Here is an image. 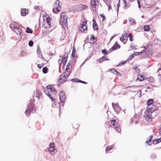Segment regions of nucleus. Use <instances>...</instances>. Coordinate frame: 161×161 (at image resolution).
Segmentation results:
<instances>
[{"label": "nucleus", "instance_id": "nucleus-29", "mask_svg": "<svg viewBox=\"0 0 161 161\" xmlns=\"http://www.w3.org/2000/svg\"><path fill=\"white\" fill-rule=\"evenodd\" d=\"M144 29L145 31H148L150 30V27L148 25H145L144 27Z\"/></svg>", "mask_w": 161, "mask_h": 161}, {"label": "nucleus", "instance_id": "nucleus-47", "mask_svg": "<svg viewBox=\"0 0 161 161\" xmlns=\"http://www.w3.org/2000/svg\"><path fill=\"white\" fill-rule=\"evenodd\" d=\"M126 63V61H123V62H121V63H120L118 65V66H121L122 65H123L124 64H125Z\"/></svg>", "mask_w": 161, "mask_h": 161}, {"label": "nucleus", "instance_id": "nucleus-48", "mask_svg": "<svg viewBox=\"0 0 161 161\" xmlns=\"http://www.w3.org/2000/svg\"><path fill=\"white\" fill-rule=\"evenodd\" d=\"M100 17L103 18L102 21H103L105 19V16L102 14H100Z\"/></svg>", "mask_w": 161, "mask_h": 161}, {"label": "nucleus", "instance_id": "nucleus-42", "mask_svg": "<svg viewBox=\"0 0 161 161\" xmlns=\"http://www.w3.org/2000/svg\"><path fill=\"white\" fill-rule=\"evenodd\" d=\"M21 14L22 16H25L26 14V11L25 9H23L21 11Z\"/></svg>", "mask_w": 161, "mask_h": 161}, {"label": "nucleus", "instance_id": "nucleus-62", "mask_svg": "<svg viewBox=\"0 0 161 161\" xmlns=\"http://www.w3.org/2000/svg\"><path fill=\"white\" fill-rule=\"evenodd\" d=\"M39 7L38 6H36L34 7V8L36 9H38Z\"/></svg>", "mask_w": 161, "mask_h": 161}, {"label": "nucleus", "instance_id": "nucleus-15", "mask_svg": "<svg viewBox=\"0 0 161 161\" xmlns=\"http://www.w3.org/2000/svg\"><path fill=\"white\" fill-rule=\"evenodd\" d=\"M10 28L14 31L15 29H17L18 27V24L15 22H11L10 25Z\"/></svg>", "mask_w": 161, "mask_h": 161}, {"label": "nucleus", "instance_id": "nucleus-64", "mask_svg": "<svg viewBox=\"0 0 161 161\" xmlns=\"http://www.w3.org/2000/svg\"><path fill=\"white\" fill-rule=\"evenodd\" d=\"M159 133L161 135V126L160 127V128L159 130Z\"/></svg>", "mask_w": 161, "mask_h": 161}, {"label": "nucleus", "instance_id": "nucleus-50", "mask_svg": "<svg viewBox=\"0 0 161 161\" xmlns=\"http://www.w3.org/2000/svg\"><path fill=\"white\" fill-rule=\"evenodd\" d=\"M54 145V143H50V145H49V146H50L49 147H55Z\"/></svg>", "mask_w": 161, "mask_h": 161}, {"label": "nucleus", "instance_id": "nucleus-52", "mask_svg": "<svg viewBox=\"0 0 161 161\" xmlns=\"http://www.w3.org/2000/svg\"><path fill=\"white\" fill-rule=\"evenodd\" d=\"M120 6V3H119V2L117 5V11L118 14V11H119V8Z\"/></svg>", "mask_w": 161, "mask_h": 161}, {"label": "nucleus", "instance_id": "nucleus-60", "mask_svg": "<svg viewBox=\"0 0 161 161\" xmlns=\"http://www.w3.org/2000/svg\"><path fill=\"white\" fill-rule=\"evenodd\" d=\"M138 92H140V97H141L142 96V90H140L139 91H138Z\"/></svg>", "mask_w": 161, "mask_h": 161}, {"label": "nucleus", "instance_id": "nucleus-19", "mask_svg": "<svg viewBox=\"0 0 161 161\" xmlns=\"http://www.w3.org/2000/svg\"><path fill=\"white\" fill-rule=\"evenodd\" d=\"M147 109L148 111H149V112H150L151 113H152L155 110V106L153 105L152 107H148L147 108Z\"/></svg>", "mask_w": 161, "mask_h": 161}, {"label": "nucleus", "instance_id": "nucleus-40", "mask_svg": "<svg viewBox=\"0 0 161 161\" xmlns=\"http://www.w3.org/2000/svg\"><path fill=\"white\" fill-rule=\"evenodd\" d=\"M66 71V72L63 73V74L65 75L66 77L67 78L69 77L70 74V72L69 71Z\"/></svg>", "mask_w": 161, "mask_h": 161}, {"label": "nucleus", "instance_id": "nucleus-43", "mask_svg": "<svg viewBox=\"0 0 161 161\" xmlns=\"http://www.w3.org/2000/svg\"><path fill=\"white\" fill-rule=\"evenodd\" d=\"M79 80H80V79L77 78L73 79H72V81L74 82H80Z\"/></svg>", "mask_w": 161, "mask_h": 161}, {"label": "nucleus", "instance_id": "nucleus-45", "mask_svg": "<svg viewBox=\"0 0 161 161\" xmlns=\"http://www.w3.org/2000/svg\"><path fill=\"white\" fill-rule=\"evenodd\" d=\"M34 44L33 41L32 40H30L29 41L28 45L30 47H32L33 46Z\"/></svg>", "mask_w": 161, "mask_h": 161}, {"label": "nucleus", "instance_id": "nucleus-63", "mask_svg": "<svg viewBox=\"0 0 161 161\" xmlns=\"http://www.w3.org/2000/svg\"><path fill=\"white\" fill-rule=\"evenodd\" d=\"M156 40L159 42V43H161V42L160 40L159 39H157Z\"/></svg>", "mask_w": 161, "mask_h": 161}, {"label": "nucleus", "instance_id": "nucleus-12", "mask_svg": "<svg viewBox=\"0 0 161 161\" xmlns=\"http://www.w3.org/2000/svg\"><path fill=\"white\" fill-rule=\"evenodd\" d=\"M112 105L113 108L115 112L117 113H119L121 110L120 107L117 103L114 104L113 103H112Z\"/></svg>", "mask_w": 161, "mask_h": 161}, {"label": "nucleus", "instance_id": "nucleus-55", "mask_svg": "<svg viewBox=\"0 0 161 161\" xmlns=\"http://www.w3.org/2000/svg\"><path fill=\"white\" fill-rule=\"evenodd\" d=\"M123 1H124V4H125V6H124V8H126V7H129V6H127V5H126V1H125V0H123Z\"/></svg>", "mask_w": 161, "mask_h": 161}, {"label": "nucleus", "instance_id": "nucleus-34", "mask_svg": "<svg viewBox=\"0 0 161 161\" xmlns=\"http://www.w3.org/2000/svg\"><path fill=\"white\" fill-rule=\"evenodd\" d=\"M26 32L27 33H30L31 34H32L33 33V31L31 29H30L29 27H27L26 28Z\"/></svg>", "mask_w": 161, "mask_h": 161}, {"label": "nucleus", "instance_id": "nucleus-6", "mask_svg": "<svg viewBox=\"0 0 161 161\" xmlns=\"http://www.w3.org/2000/svg\"><path fill=\"white\" fill-rule=\"evenodd\" d=\"M59 98L61 104L62 106H63L66 100V98L64 92L62 91L60 92Z\"/></svg>", "mask_w": 161, "mask_h": 161}, {"label": "nucleus", "instance_id": "nucleus-3", "mask_svg": "<svg viewBox=\"0 0 161 161\" xmlns=\"http://www.w3.org/2000/svg\"><path fill=\"white\" fill-rule=\"evenodd\" d=\"M60 24L62 25L67 26L68 17L65 13H63L60 17Z\"/></svg>", "mask_w": 161, "mask_h": 161}, {"label": "nucleus", "instance_id": "nucleus-59", "mask_svg": "<svg viewBox=\"0 0 161 161\" xmlns=\"http://www.w3.org/2000/svg\"><path fill=\"white\" fill-rule=\"evenodd\" d=\"M117 36L116 35H114L113 36H112L111 38V39H110V41L112 39H113L115 36Z\"/></svg>", "mask_w": 161, "mask_h": 161}, {"label": "nucleus", "instance_id": "nucleus-16", "mask_svg": "<svg viewBox=\"0 0 161 161\" xmlns=\"http://www.w3.org/2000/svg\"><path fill=\"white\" fill-rule=\"evenodd\" d=\"M67 78V77H66L65 75L63 74V73L59 78V80H60V82L62 83L65 82L66 81Z\"/></svg>", "mask_w": 161, "mask_h": 161}, {"label": "nucleus", "instance_id": "nucleus-46", "mask_svg": "<svg viewBox=\"0 0 161 161\" xmlns=\"http://www.w3.org/2000/svg\"><path fill=\"white\" fill-rule=\"evenodd\" d=\"M44 65V64L42 63L40 64H38L37 66L38 68H41Z\"/></svg>", "mask_w": 161, "mask_h": 161}, {"label": "nucleus", "instance_id": "nucleus-33", "mask_svg": "<svg viewBox=\"0 0 161 161\" xmlns=\"http://www.w3.org/2000/svg\"><path fill=\"white\" fill-rule=\"evenodd\" d=\"M76 52L75 48L73 47V48L72 52L71 54V56L75 58V53Z\"/></svg>", "mask_w": 161, "mask_h": 161}, {"label": "nucleus", "instance_id": "nucleus-53", "mask_svg": "<svg viewBox=\"0 0 161 161\" xmlns=\"http://www.w3.org/2000/svg\"><path fill=\"white\" fill-rule=\"evenodd\" d=\"M130 47L133 49H136V47L134 45H133L132 44H131L130 45Z\"/></svg>", "mask_w": 161, "mask_h": 161}, {"label": "nucleus", "instance_id": "nucleus-20", "mask_svg": "<svg viewBox=\"0 0 161 161\" xmlns=\"http://www.w3.org/2000/svg\"><path fill=\"white\" fill-rule=\"evenodd\" d=\"M92 21L93 22V28L94 30H97L98 29L97 24L96 22V20L94 19H93Z\"/></svg>", "mask_w": 161, "mask_h": 161}, {"label": "nucleus", "instance_id": "nucleus-36", "mask_svg": "<svg viewBox=\"0 0 161 161\" xmlns=\"http://www.w3.org/2000/svg\"><path fill=\"white\" fill-rule=\"evenodd\" d=\"M90 39L93 40V42H96L97 41V38L94 37L93 35H91L90 37Z\"/></svg>", "mask_w": 161, "mask_h": 161}, {"label": "nucleus", "instance_id": "nucleus-26", "mask_svg": "<svg viewBox=\"0 0 161 161\" xmlns=\"http://www.w3.org/2000/svg\"><path fill=\"white\" fill-rule=\"evenodd\" d=\"M14 31L17 34L20 35L21 34L22 30L21 29L19 28L18 27V28L15 29Z\"/></svg>", "mask_w": 161, "mask_h": 161}, {"label": "nucleus", "instance_id": "nucleus-37", "mask_svg": "<svg viewBox=\"0 0 161 161\" xmlns=\"http://www.w3.org/2000/svg\"><path fill=\"white\" fill-rule=\"evenodd\" d=\"M150 158L152 159H154L157 158V156L155 153H153L150 154Z\"/></svg>", "mask_w": 161, "mask_h": 161}, {"label": "nucleus", "instance_id": "nucleus-41", "mask_svg": "<svg viewBox=\"0 0 161 161\" xmlns=\"http://www.w3.org/2000/svg\"><path fill=\"white\" fill-rule=\"evenodd\" d=\"M71 63V61H70L67 65L65 69V70H67L69 68L70 65Z\"/></svg>", "mask_w": 161, "mask_h": 161}, {"label": "nucleus", "instance_id": "nucleus-13", "mask_svg": "<svg viewBox=\"0 0 161 161\" xmlns=\"http://www.w3.org/2000/svg\"><path fill=\"white\" fill-rule=\"evenodd\" d=\"M87 6L81 4H79L76 6V8L77 11H80L82 10H85L87 8Z\"/></svg>", "mask_w": 161, "mask_h": 161}, {"label": "nucleus", "instance_id": "nucleus-24", "mask_svg": "<svg viewBox=\"0 0 161 161\" xmlns=\"http://www.w3.org/2000/svg\"><path fill=\"white\" fill-rule=\"evenodd\" d=\"M110 71L111 72L114 74L116 75H118V74H119V72L114 69H110Z\"/></svg>", "mask_w": 161, "mask_h": 161}, {"label": "nucleus", "instance_id": "nucleus-54", "mask_svg": "<svg viewBox=\"0 0 161 161\" xmlns=\"http://www.w3.org/2000/svg\"><path fill=\"white\" fill-rule=\"evenodd\" d=\"M137 3H138V7L139 8H141V5L140 4V2L139 0H137Z\"/></svg>", "mask_w": 161, "mask_h": 161}, {"label": "nucleus", "instance_id": "nucleus-11", "mask_svg": "<svg viewBox=\"0 0 161 161\" xmlns=\"http://www.w3.org/2000/svg\"><path fill=\"white\" fill-rule=\"evenodd\" d=\"M68 57V55L67 53H65L64 56V57H62V61L60 59L58 60V62H59L60 61L63 64V66H64L65 65L67 61V58Z\"/></svg>", "mask_w": 161, "mask_h": 161}, {"label": "nucleus", "instance_id": "nucleus-22", "mask_svg": "<svg viewBox=\"0 0 161 161\" xmlns=\"http://www.w3.org/2000/svg\"><path fill=\"white\" fill-rule=\"evenodd\" d=\"M43 26L42 27L45 29L51 27V25H49V24H47V23L46 22L43 21L42 23Z\"/></svg>", "mask_w": 161, "mask_h": 161}, {"label": "nucleus", "instance_id": "nucleus-44", "mask_svg": "<svg viewBox=\"0 0 161 161\" xmlns=\"http://www.w3.org/2000/svg\"><path fill=\"white\" fill-rule=\"evenodd\" d=\"M129 20L130 22H132L130 23L131 24H134L135 23V20L132 19L130 18L129 19Z\"/></svg>", "mask_w": 161, "mask_h": 161}, {"label": "nucleus", "instance_id": "nucleus-30", "mask_svg": "<svg viewBox=\"0 0 161 161\" xmlns=\"http://www.w3.org/2000/svg\"><path fill=\"white\" fill-rule=\"evenodd\" d=\"M161 142V137L159 139L154 140L153 141V143L156 144Z\"/></svg>", "mask_w": 161, "mask_h": 161}, {"label": "nucleus", "instance_id": "nucleus-58", "mask_svg": "<svg viewBox=\"0 0 161 161\" xmlns=\"http://www.w3.org/2000/svg\"><path fill=\"white\" fill-rule=\"evenodd\" d=\"M79 81H80V83H83V84H87V82H85V81H82V80H79Z\"/></svg>", "mask_w": 161, "mask_h": 161}, {"label": "nucleus", "instance_id": "nucleus-32", "mask_svg": "<svg viewBox=\"0 0 161 161\" xmlns=\"http://www.w3.org/2000/svg\"><path fill=\"white\" fill-rule=\"evenodd\" d=\"M137 79L138 80H139L140 81L143 80L144 79L143 76L142 75L140 74L138 76Z\"/></svg>", "mask_w": 161, "mask_h": 161}, {"label": "nucleus", "instance_id": "nucleus-14", "mask_svg": "<svg viewBox=\"0 0 161 161\" xmlns=\"http://www.w3.org/2000/svg\"><path fill=\"white\" fill-rule=\"evenodd\" d=\"M87 23L86 20L84 21L82 24H81V26L80 27V31H84L86 30L87 28V26L86 25V24Z\"/></svg>", "mask_w": 161, "mask_h": 161}, {"label": "nucleus", "instance_id": "nucleus-23", "mask_svg": "<svg viewBox=\"0 0 161 161\" xmlns=\"http://www.w3.org/2000/svg\"><path fill=\"white\" fill-rule=\"evenodd\" d=\"M108 60H109V59L108 58H106V57H105V56H104L99 59V62L100 63H101L104 61Z\"/></svg>", "mask_w": 161, "mask_h": 161}, {"label": "nucleus", "instance_id": "nucleus-5", "mask_svg": "<svg viewBox=\"0 0 161 161\" xmlns=\"http://www.w3.org/2000/svg\"><path fill=\"white\" fill-rule=\"evenodd\" d=\"M98 0H91L90 4L91 7L94 12H95L96 10L97 6L99 4Z\"/></svg>", "mask_w": 161, "mask_h": 161}, {"label": "nucleus", "instance_id": "nucleus-9", "mask_svg": "<svg viewBox=\"0 0 161 161\" xmlns=\"http://www.w3.org/2000/svg\"><path fill=\"white\" fill-rule=\"evenodd\" d=\"M120 47V46L118 44L117 42H116L113 46L109 50L108 52V53H110L113 51L119 49Z\"/></svg>", "mask_w": 161, "mask_h": 161}, {"label": "nucleus", "instance_id": "nucleus-35", "mask_svg": "<svg viewBox=\"0 0 161 161\" xmlns=\"http://www.w3.org/2000/svg\"><path fill=\"white\" fill-rule=\"evenodd\" d=\"M113 145H111L108 147H107L105 150V151L106 153H107V151H108L112 149L113 148Z\"/></svg>", "mask_w": 161, "mask_h": 161}, {"label": "nucleus", "instance_id": "nucleus-8", "mask_svg": "<svg viewBox=\"0 0 161 161\" xmlns=\"http://www.w3.org/2000/svg\"><path fill=\"white\" fill-rule=\"evenodd\" d=\"M48 92H51L52 94L55 95L56 94V90L55 88L53 85H49L47 87Z\"/></svg>", "mask_w": 161, "mask_h": 161}, {"label": "nucleus", "instance_id": "nucleus-38", "mask_svg": "<svg viewBox=\"0 0 161 161\" xmlns=\"http://www.w3.org/2000/svg\"><path fill=\"white\" fill-rule=\"evenodd\" d=\"M48 68L47 67H44L42 69V72L44 74H46L47 72Z\"/></svg>", "mask_w": 161, "mask_h": 161}, {"label": "nucleus", "instance_id": "nucleus-27", "mask_svg": "<svg viewBox=\"0 0 161 161\" xmlns=\"http://www.w3.org/2000/svg\"><path fill=\"white\" fill-rule=\"evenodd\" d=\"M46 94L51 99V100L52 101H54L55 99H54L52 97V96L51 94L49 93V92L47 91H46L45 92Z\"/></svg>", "mask_w": 161, "mask_h": 161}, {"label": "nucleus", "instance_id": "nucleus-57", "mask_svg": "<svg viewBox=\"0 0 161 161\" xmlns=\"http://www.w3.org/2000/svg\"><path fill=\"white\" fill-rule=\"evenodd\" d=\"M132 34L131 33H130L128 35V36H127V37L128 36L130 38H131L132 37Z\"/></svg>", "mask_w": 161, "mask_h": 161}, {"label": "nucleus", "instance_id": "nucleus-7", "mask_svg": "<svg viewBox=\"0 0 161 161\" xmlns=\"http://www.w3.org/2000/svg\"><path fill=\"white\" fill-rule=\"evenodd\" d=\"M145 115L144 116L145 119L147 122H150L152 120V115L151 113L149 111H148L147 109H146L145 111Z\"/></svg>", "mask_w": 161, "mask_h": 161}, {"label": "nucleus", "instance_id": "nucleus-4", "mask_svg": "<svg viewBox=\"0 0 161 161\" xmlns=\"http://www.w3.org/2000/svg\"><path fill=\"white\" fill-rule=\"evenodd\" d=\"M140 53V54L142 57H144L149 55L151 53V51L148 47L145 48Z\"/></svg>", "mask_w": 161, "mask_h": 161}, {"label": "nucleus", "instance_id": "nucleus-17", "mask_svg": "<svg viewBox=\"0 0 161 161\" xmlns=\"http://www.w3.org/2000/svg\"><path fill=\"white\" fill-rule=\"evenodd\" d=\"M127 33L126 32L125 34L123 35L120 38V40L121 41L124 43H125L127 42Z\"/></svg>", "mask_w": 161, "mask_h": 161}, {"label": "nucleus", "instance_id": "nucleus-10", "mask_svg": "<svg viewBox=\"0 0 161 161\" xmlns=\"http://www.w3.org/2000/svg\"><path fill=\"white\" fill-rule=\"evenodd\" d=\"M43 21L51 26V21L52 20L51 18H50L48 16H45L43 17Z\"/></svg>", "mask_w": 161, "mask_h": 161}, {"label": "nucleus", "instance_id": "nucleus-25", "mask_svg": "<svg viewBox=\"0 0 161 161\" xmlns=\"http://www.w3.org/2000/svg\"><path fill=\"white\" fill-rule=\"evenodd\" d=\"M116 126L114 127V129L115 130H117V131L119 132H120L121 131V130L120 127H119V126H120V125L119 123H116Z\"/></svg>", "mask_w": 161, "mask_h": 161}, {"label": "nucleus", "instance_id": "nucleus-49", "mask_svg": "<svg viewBox=\"0 0 161 161\" xmlns=\"http://www.w3.org/2000/svg\"><path fill=\"white\" fill-rule=\"evenodd\" d=\"M102 53L103 54H106L107 53V51L105 49H103L102 51Z\"/></svg>", "mask_w": 161, "mask_h": 161}, {"label": "nucleus", "instance_id": "nucleus-18", "mask_svg": "<svg viewBox=\"0 0 161 161\" xmlns=\"http://www.w3.org/2000/svg\"><path fill=\"white\" fill-rule=\"evenodd\" d=\"M48 151L52 155H54L57 152V150L55 149V147H49Z\"/></svg>", "mask_w": 161, "mask_h": 161}, {"label": "nucleus", "instance_id": "nucleus-56", "mask_svg": "<svg viewBox=\"0 0 161 161\" xmlns=\"http://www.w3.org/2000/svg\"><path fill=\"white\" fill-rule=\"evenodd\" d=\"M151 140H152L151 139H149L148 141H146V143H148L149 145H151V144H149V143L151 141Z\"/></svg>", "mask_w": 161, "mask_h": 161}, {"label": "nucleus", "instance_id": "nucleus-2", "mask_svg": "<svg viewBox=\"0 0 161 161\" xmlns=\"http://www.w3.org/2000/svg\"><path fill=\"white\" fill-rule=\"evenodd\" d=\"M54 8L53 9V11L54 13L57 14L61 9L59 1L58 0H56L54 3Z\"/></svg>", "mask_w": 161, "mask_h": 161}, {"label": "nucleus", "instance_id": "nucleus-1", "mask_svg": "<svg viewBox=\"0 0 161 161\" xmlns=\"http://www.w3.org/2000/svg\"><path fill=\"white\" fill-rule=\"evenodd\" d=\"M34 109V106L32 101H31L30 103L27 106V109L25 112V114L27 116H29L31 113L33 112Z\"/></svg>", "mask_w": 161, "mask_h": 161}, {"label": "nucleus", "instance_id": "nucleus-61", "mask_svg": "<svg viewBox=\"0 0 161 161\" xmlns=\"http://www.w3.org/2000/svg\"><path fill=\"white\" fill-rule=\"evenodd\" d=\"M135 69L136 71H140V69L136 67Z\"/></svg>", "mask_w": 161, "mask_h": 161}, {"label": "nucleus", "instance_id": "nucleus-39", "mask_svg": "<svg viewBox=\"0 0 161 161\" xmlns=\"http://www.w3.org/2000/svg\"><path fill=\"white\" fill-rule=\"evenodd\" d=\"M37 53L38 56V57H39L45 60L44 58H43L42 56V53H41V52H38V53Z\"/></svg>", "mask_w": 161, "mask_h": 161}, {"label": "nucleus", "instance_id": "nucleus-51", "mask_svg": "<svg viewBox=\"0 0 161 161\" xmlns=\"http://www.w3.org/2000/svg\"><path fill=\"white\" fill-rule=\"evenodd\" d=\"M41 52V49L39 45L37 46V53H38V52Z\"/></svg>", "mask_w": 161, "mask_h": 161}, {"label": "nucleus", "instance_id": "nucleus-21", "mask_svg": "<svg viewBox=\"0 0 161 161\" xmlns=\"http://www.w3.org/2000/svg\"><path fill=\"white\" fill-rule=\"evenodd\" d=\"M140 54V52H137L135 53L132 54L129 57V58L128 59V60H131L132 58H133L135 56L138 55H139Z\"/></svg>", "mask_w": 161, "mask_h": 161}, {"label": "nucleus", "instance_id": "nucleus-31", "mask_svg": "<svg viewBox=\"0 0 161 161\" xmlns=\"http://www.w3.org/2000/svg\"><path fill=\"white\" fill-rule=\"evenodd\" d=\"M111 123L112 125L111 126L112 127H114V128L116 126V123H117L116 122V120H113L111 121Z\"/></svg>", "mask_w": 161, "mask_h": 161}, {"label": "nucleus", "instance_id": "nucleus-28", "mask_svg": "<svg viewBox=\"0 0 161 161\" xmlns=\"http://www.w3.org/2000/svg\"><path fill=\"white\" fill-rule=\"evenodd\" d=\"M154 101L152 99H150L147 102V104L148 106L151 105L153 103Z\"/></svg>", "mask_w": 161, "mask_h": 161}]
</instances>
